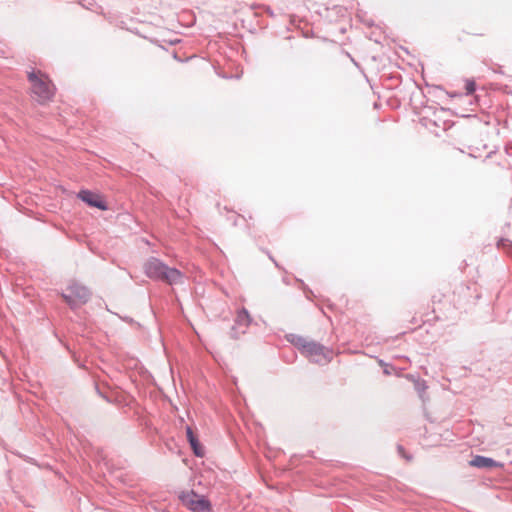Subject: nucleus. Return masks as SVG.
I'll use <instances>...</instances> for the list:
<instances>
[{"label":"nucleus","mask_w":512,"mask_h":512,"mask_svg":"<svg viewBox=\"0 0 512 512\" xmlns=\"http://www.w3.org/2000/svg\"><path fill=\"white\" fill-rule=\"evenodd\" d=\"M311 343V341L306 340L303 337L297 336L293 339V344L301 351L304 355L307 346Z\"/></svg>","instance_id":"obj_10"},{"label":"nucleus","mask_w":512,"mask_h":512,"mask_svg":"<svg viewBox=\"0 0 512 512\" xmlns=\"http://www.w3.org/2000/svg\"><path fill=\"white\" fill-rule=\"evenodd\" d=\"M28 78L32 84V92L39 102H46L51 99L54 94V86L46 76H39L35 72H31Z\"/></svg>","instance_id":"obj_2"},{"label":"nucleus","mask_w":512,"mask_h":512,"mask_svg":"<svg viewBox=\"0 0 512 512\" xmlns=\"http://www.w3.org/2000/svg\"><path fill=\"white\" fill-rule=\"evenodd\" d=\"M180 499L192 511L204 512L210 509L209 501L194 492L183 493Z\"/></svg>","instance_id":"obj_5"},{"label":"nucleus","mask_w":512,"mask_h":512,"mask_svg":"<svg viewBox=\"0 0 512 512\" xmlns=\"http://www.w3.org/2000/svg\"><path fill=\"white\" fill-rule=\"evenodd\" d=\"M465 89L467 94H472L476 89L475 82L473 80H467L465 83Z\"/></svg>","instance_id":"obj_11"},{"label":"nucleus","mask_w":512,"mask_h":512,"mask_svg":"<svg viewBox=\"0 0 512 512\" xmlns=\"http://www.w3.org/2000/svg\"><path fill=\"white\" fill-rule=\"evenodd\" d=\"M251 323V317L246 309H242L238 312L234 329H241V333H244V329Z\"/></svg>","instance_id":"obj_8"},{"label":"nucleus","mask_w":512,"mask_h":512,"mask_svg":"<svg viewBox=\"0 0 512 512\" xmlns=\"http://www.w3.org/2000/svg\"><path fill=\"white\" fill-rule=\"evenodd\" d=\"M304 356L318 364L328 363L332 358V352L323 345L311 341L305 350Z\"/></svg>","instance_id":"obj_4"},{"label":"nucleus","mask_w":512,"mask_h":512,"mask_svg":"<svg viewBox=\"0 0 512 512\" xmlns=\"http://www.w3.org/2000/svg\"><path fill=\"white\" fill-rule=\"evenodd\" d=\"M186 434H187L188 441H189L195 455L203 456V454H204L203 449L200 446L196 436L193 434V431L190 427L186 428Z\"/></svg>","instance_id":"obj_9"},{"label":"nucleus","mask_w":512,"mask_h":512,"mask_svg":"<svg viewBox=\"0 0 512 512\" xmlns=\"http://www.w3.org/2000/svg\"><path fill=\"white\" fill-rule=\"evenodd\" d=\"M398 451L401 455L404 456V452H403V447L402 446H398Z\"/></svg>","instance_id":"obj_13"},{"label":"nucleus","mask_w":512,"mask_h":512,"mask_svg":"<svg viewBox=\"0 0 512 512\" xmlns=\"http://www.w3.org/2000/svg\"><path fill=\"white\" fill-rule=\"evenodd\" d=\"M416 386H417V389H418V391H419L420 393H421V392H423V391L425 390V388H426V387L424 386V384H420V383H417V385H416Z\"/></svg>","instance_id":"obj_12"},{"label":"nucleus","mask_w":512,"mask_h":512,"mask_svg":"<svg viewBox=\"0 0 512 512\" xmlns=\"http://www.w3.org/2000/svg\"><path fill=\"white\" fill-rule=\"evenodd\" d=\"M144 273L153 280L169 285L183 284L185 275L178 269L167 266L158 258L151 257L144 263Z\"/></svg>","instance_id":"obj_1"},{"label":"nucleus","mask_w":512,"mask_h":512,"mask_svg":"<svg viewBox=\"0 0 512 512\" xmlns=\"http://www.w3.org/2000/svg\"><path fill=\"white\" fill-rule=\"evenodd\" d=\"M90 295L91 293L87 287L77 282H71L62 293V297L71 308H76L85 304L89 300Z\"/></svg>","instance_id":"obj_3"},{"label":"nucleus","mask_w":512,"mask_h":512,"mask_svg":"<svg viewBox=\"0 0 512 512\" xmlns=\"http://www.w3.org/2000/svg\"><path fill=\"white\" fill-rule=\"evenodd\" d=\"M78 197L91 207H96L100 210L107 209V206L102 200L101 196L89 190H81L78 194Z\"/></svg>","instance_id":"obj_6"},{"label":"nucleus","mask_w":512,"mask_h":512,"mask_svg":"<svg viewBox=\"0 0 512 512\" xmlns=\"http://www.w3.org/2000/svg\"><path fill=\"white\" fill-rule=\"evenodd\" d=\"M470 465L477 468H492L497 467L499 464L493 460L492 458L484 457V456H475L471 461Z\"/></svg>","instance_id":"obj_7"}]
</instances>
